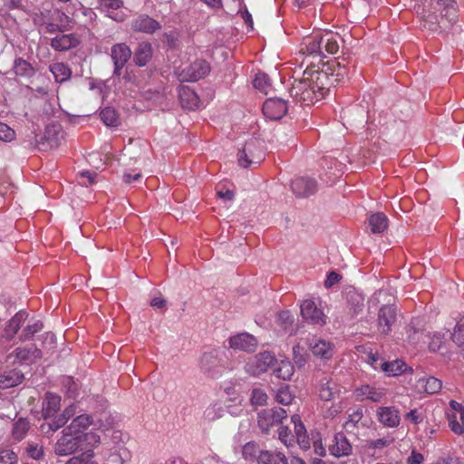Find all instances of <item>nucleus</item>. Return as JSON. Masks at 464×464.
I'll list each match as a JSON object with an SVG mask.
<instances>
[{"label": "nucleus", "instance_id": "nucleus-52", "mask_svg": "<svg viewBox=\"0 0 464 464\" xmlns=\"http://www.w3.org/2000/svg\"><path fill=\"white\" fill-rule=\"evenodd\" d=\"M93 457L92 450H88L82 455L71 458L65 464H98L92 460Z\"/></svg>", "mask_w": 464, "mask_h": 464}, {"label": "nucleus", "instance_id": "nucleus-24", "mask_svg": "<svg viewBox=\"0 0 464 464\" xmlns=\"http://www.w3.org/2000/svg\"><path fill=\"white\" fill-rule=\"evenodd\" d=\"M345 298L347 306L353 315H357L361 313L364 306V296L362 293L354 288H348L345 291Z\"/></svg>", "mask_w": 464, "mask_h": 464}, {"label": "nucleus", "instance_id": "nucleus-30", "mask_svg": "<svg viewBox=\"0 0 464 464\" xmlns=\"http://www.w3.org/2000/svg\"><path fill=\"white\" fill-rule=\"evenodd\" d=\"M442 12L450 24H454L458 20L457 4L454 0H431Z\"/></svg>", "mask_w": 464, "mask_h": 464}, {"label": "nucleus", "instance_id": "nucleus-25", "mask_svg": "<svg viewBox=\"0 0 464 464\" xmlns=\"http://www.w3.org/2000/svg\"><path fill=\"white\" fill-rule=\"evenodd\" d=\"M92 424V419L88 414H81L75 417L70 425L66 427L67 432L71 431L74 435L82 439L84 431Z\"/></svg>", "mask_w": 464, "mask_h": 464}, {"label": "nucleus", "instance_id": "nucleus-26", "mask_svg": "<svg viewBox=\"0 0 464 464\" xmlns=\"http://www.w3.org/2000/svg\"><path fill=\"white\" fill-rule=\"evenodd\" d=\"M132 28L138 32L153 34L160 28V24L159 22L148 15H140L135 20H133Z\"/></svg>", "mask_w": 464, "mask_h": 464}, {"label": "nucleus", "instance_id": "nucleus-46", "mask_svg": "<svg viewBox=\"0 0 464 464\" xmlns=\"http://www.w3.org/2000/svg\"><path fill=\"white\" fill-rule=\"evenodd\" d=\"M14 71L18 76L29 77L34 73L32 65L22 58L15 59L14 63Z\"/></svg>", "mask_w": 464, "mask_h": 464}, {"label": "nucleus", "instance_id": "nucleus-56", "mask_svg": "<svg viewBox=\"0 0 464 464\" xmlns=\"http://www.w3.org/2000/svg\"><path fill=\"white\" fill-rule=\"evenodd\" d=\"M277 323L283 329L287 331L294 323L293 315L289 311H282L278 314Z\"/></svg>", "mask_w": 464, "mask_h": 464}, {"label": "nucleus", "instance_id": "nucleus-45", "mask_svg": "<svg viewBox=\"0 0 464 464\" xmlns=\"http://www.w3.org/2000/svg\"><path fill=\"white\" fill-rule=\"evenodd\" d=\"M101 119L106 126L114 127L119 124V117L113 108L106 107L100 112Z\"/></svg>", "mask_w": 464, "mask_h": 464}, {"label": "nucleus", "instance_id": "nucleus-6", "mask_svg": "<svg viewBox=\"0 0 464 464\" xmlns=\"http://www.w3.org/2000/svg\"><path fill=\"white\" fill-rule=\"evenodd\" d=\"M82 445V439L74 435L72 432H67L64 428L62 431V437L57 440L54 446V452L59 456H67L75 452Z\"/></svg>", "mask_w": 464, "mask_h": 464}, {"label": "nucleus", "instance_id": "nucleus-63", "mask_svg": "<svg viewBox=\"0 0 464 464\" xmlns=\"http://www.w3.org/2000/svg\"><path fill=\"white\" fill-rule=\"evenodd\" d=\"M444 339V334L436 333L431 337V341L429 344V349L431 352H437L442 345Z\"/></svg>", "mask_w": 464, "mask_h": 464}, {"label": "nucleus", "instance_id": "nucleus-33", "mask_svg": "<svg viewBox=\"0 0 464 464\" xmlns=\"http://www.w3.org/2000/svg\"><path fill=\"white\" fill-rule=\"evenodd\" d=\"M76 413H78L77 405L74 403L69 405L64 409L61 415L55 417L52 420V422L49 424L50 429L53 431L59 430L60 428L63 427L64 424Z\"/></svg>", "mask_w": 464, "mask_h": 464}, {"label": "nucleus", "instance_id": "nucleus-31", "mask_svg": "<svg viewBox=\"0 0 464 464\" xmlns=\"http://www.w3.org/2000/svg\"><path fill=\"white\" fill-rule=\"evenodd\" d=\"M340 35L332 32L321 34L322 49L329 54H335L339 51Z\"/></svg>", "mask_w": 464, "mask_h": 464}, {"label": "nucleus", "instance_id": "nucleus-8", "mask_svg": "<svg viewBox=\"0 0 464 464\" xmlns=\"http://www.w3.org/2000/svg\"><path fill=\"white\" fill-rule=\"evenodd\" d=\"M42 352L35 345L18 347L7 356V360H13V363L33 364L42 358Z\"/></svg>", "mask_w": 464, "mask_h": 464}, {"label": "nucleus", "instance_id": "nucleus-57", "mask_svg": "<svg viewBox=\"0 0 464 464\" xmlns=\"http://www.w3.org/2000/svg\"><path fill=\"white\" fill-rule=\"evenodd\" d=\"M293 354L294 361L299 367H302L305 364L307 354L299 344H296L293 347Z\"/></svg>", "mask_w": 464, "mask_h": 464}, {"label": "nucleus", "instance_id": "nucleus-64", "mask_svg": "<svg viewBox=\"0 0 464 464\" xmlns=\"http://www.w3.org/2000/svg\"><path fill=\"white\" fill-rule=\"evenodd\" d=\"M268 84V78L266 74H257L254 80V86L260 91H265Z\"/></svg>", "mask_w": 464, "mask_h": 464}, {"label": "nucleus", "instance_id": "nucleus-7", "mask_svg": "<svg viewBox=\"0 0 464 464\" xmlns=\"http://www.w3.org/2000/svg\"><path fill=\"white\" fill-rule=\"evenodd\" d=\"M237 157L238 164L243 168H248L253 164L260 163L264 159V153L255 140H250L245 144Z\"/></svg>", "mask_w": 464, "mask_h": 464}, {"label": "nucleus", "instance_id": "nucleus-43", "mask_svg": "<svg viewBox=\"0 0 464 464\" xmlns=\"http://www.w3.org/2000/svg\"><path fill=\"white\" fill-rule=\"evenodd\" d=\"M451 339L464 355V317L457 322Z\"/></svg>", "mask_w": 464, "mask_h": 464}, {"label": "nucleus", "instance_id": "nucleus-29", "mask_svg": "<svg viewBox=\"0 0 464 464\" xmlns=\"http://www.w3.org/2000/svg\"><path fill=\"white\" fill-rule=\"evenodd\" d=\"M152 57V47L149 42H141L134 52V63L138 66H145Z\"/></svg>", "mask_w": 464, "mask_h": 464}, {"label": "nucleus", "instance_id": "nucleus-19", "mask_svg": "<svg viewBox=\"0 0 464 464\" xmlns=\"http://www.w3.org/2000/svg\"><path fill=\"white\" fill-rule=\"evenodd\" d=\"M378 420L386 427L394 428L400 424L399 411L391 406L379 407L376 411Z\"/></svg>", "mask_w": 464, "mask_h": 464}, {"label": "nucleus", "instance_id": "nucleus-59", "mask_svg": "<svg viewBox=\"0 0 464 464\" xmlns=\"http://www.w3.org/2000/svg\"><path fill=\"white\" fill-rule=\"evenodd\" d=\"M258 450V446L255 442H247L242 449V455L246 459H253Z\"/></svg>", "mask_w": 464, "mask_h": 464}, {"label": "nucleus", "instance_id": "nucleus-1", "mask_svg": "<svg viewBox=\"0 0 464 464\" xmlns=\"http://www.w3.org/2000/svg\"><path fill=\"white\" fill-rule=\"evenodd\" d=\"M328 70L306 68L300 80H295L290 89V95L295 100L311 105L322 100L329 92Z\"/></svg>", "mask_w": 464, "mask_h": 464}, {"label": "nucleus", "instance_id": "nucleus-4", "mask_svg": "<svg viewBox=\"0 0 464 464\" xmlns=\"http://www.w3.org/2000/svg\"><path fill=\"white\" fill-rule=\"evenodd\" d=\"M210 72V66L205 60H196L194 63L178 69L176 73L180 82H196Z\"/></svg>", "mask_w": 464, "mask_h": 464}, {"label": "nucleus", "instance_id": "nucleus-15", "mask_svg": "<svg viewBox=\"0 0 464 464\" xmlns=\"http://www.w3.org/2000/svg\"><path fill=\"white\" fill-rule=\"evenodd\" d=\"M99 9L105 14L116 22H122L127 15L121 8L123 7L122 0H98Z\"/></svg>", "mask_w": 464, "mask_h": 464}, {"label": "nucleus", "instance_id": "nucleus-44", "mask_svg": "<svg viewBox=\"0 0 464 464\" xmlns=\"http://www.w3.org/2000/svg\"><path fill=\"white\" fill-rule=\"evenodd\" d=\"M224 414V408L221 402L210 404L204 411V419L208 421H213L221 418Z\"/></svg>", "mask_w": 464, "mask_h": 464}, {"label": "nucleus", "instance_id": "nucleus-61", "mask_svg": "<svg viewBox=\"0 0 464 464\" xmlns=\"http://www.w3.org/2000/svg\"><path fill=\"white\" fill-rule=\"evenodd\" d=\"M16 455L10 450H3L0 451V464H14L16 462Z\"/></svg>", "mask_w": 464, "mask_h": 464}, {"label": "nucleus", "instance_id": "nucleus-13", "mask_svg": "<svg viewBox=\"0 0 464 464\" xmlns=\"http://www.w3.org/2000/svg\"><path fill=\"white\" fill-rule=\"evenodd\" d=\"M228 345L233 350L253 353L257 347V340L248 333H240L228 339Z\"/></svg>", "mask_w": 464, "mask_h": 464}, {"label": "nucleus", "instance_id": "nucleus-40", "mask_svg": "<svg viewBox=\"0 0 464 464\" xmlns=\"http://www.w3.org/2000/svg\"><path fill=\"white\" fill-rule=\"evenodd\" d=\"M337 392H338V390H337V385L335 384V382H334L330 380H327V379H324L322 381V383H321V386L319 389V396L322 400H324L325 401H329L335 397Z\"/></svg>", "mask_w": 464, "mask_h": 464}, {"label": "nucleus", "instance_id": "nucleus-62", "mask_svg": "<svg viewBox=\"0 0 464 464\" xmlns=\"http://www.w3.org/2000/svg\"><path fill=\"white\" fill-rule=\"evenodd\" d=\"M393 442V439L390 437L372 440L368 442L369 448L372 449H382L389 445H391Z\"/></svg>", "mask_w": 464, "mask_h": 464}, {"label": "nucleus", "instance_id": "nucleus-37", "mask_svg": "<svg viewBox=\"0 0 464 464\" xmlns=\"http://www.w3.org/2000/svg\"><path fill=\"white\" fill-rule=\"evenodd\" d=\"M259 464H288L286 457L281 452L261 451L257 456Z\"/></svg>", "mask_w": 464, "mask_h": 464}, {"label": "nucleus", "instance_id": "nucleus-21", "mask_svg": "<svg viewBox=\"0 0 464 464\" xmlns=\"http://www.w3.org/2000/svg\"><path fill=\"white\" fill-rule=\"evenodd\" d=\"M316 182L308 178H297L291 183L293 192L297 197H308L316 191Z\"/></svg>", "mask_w": 464, "mask_h": 464}, {"label": "nucleus", "instance_id": "nucleus-50", "mask_svg": "<svg viewBox=\"0 0 464 464\" xmlns=\"http://www.w3.org/2000/svg\"><path fill=\"white\" fill-rule=\"evenodd\" d=\"M129 459V452L126 449L120 448L110 454L108 462L110 464H124Z\"/></svg>", "mask_w": 464, "mask_h": 464}, {"label": "nucleus", "instance_id": "nucleus-27", "mask_svg": "<svg viewBox=\"0 0 464 464\" xmlns=\"http://www.w3.org/2000/svg\"><path fill=\"white\" fill-rule=\"evenodd\" d=\"M322 70H328L329 77L331 78L329 88L334 82H342L348 74V69L339 61L334 62L332 65L324 64Z\"/></svg>", "mask_w": 464, "mask_h": 464}, {"label": "nucleus", "instance_id": "nucleus-35", "mask_svg": "<svg viewBox=\"0 0 464 464\" xmlns=\"http://www.w3.org/2000/svg\"><path fill=\"white\" fill-rule=\"evenodd\" d=\"M180 102L188 110H196L199 107V98L197 93L188 87H183L179 91Z\"/></svg>", "mask_w": 464, "mask_h": 464}, {"label": "nucleus", "instance_id": "nucleus-32", "mask_svg": "<svg viewBox=\"0 0 464 464\" xmlns=\"http://www.w3.org/2000/svg\"><path fill=\"white\" fill-rule=\"evenodd\" d=\"M61 398L53 393H47L43 406V415L44 419L54 417L60 409Z\"/></svg>", "mask_w": 464, "mask_h": 464}, {"label": "nucleus", "instance_id": "nucleus-18", "mask_svg": "<svg viewBox=\"0 0 464 464\" xmlns=\"http://www.w3.org/2000/svg\"><path fill=\"white\" fill-rule=\"evenodd\" d=\"M111 59L114 63V73L121 74V70L131 56V51L125 44H117L111 47Z\"/></svg>", "mask_w": 464, "mask_h": 464}, {"label": "nucleus", "instance_id": "nucleus-54", "mask_svg": "<svg viewBox=\"0 0 464 464\" xmlns=\"http://www.w3.org/2000/svg\"><path fill=\"white\" fill-rule=\"evenodd\" d=\"M82 443L88 448H95L101 443V436L95 431L85 432L82 435Z\"/></svg>", "mask_w": 464, "mask_h": 464}, {"label": "nucleus", "instance_id": "nucleus-34", "mask_svg": "<svg viewBox=\"0 0 464 464\" xmlns=\"http://www.w3.org/2000/svg\"><path fill=\"white\" fill-rule=\"evenodd\" d=\"M368 226L373 234H382L388 227V218L382 213H373L368 217Z\"/></svg>", "mask_w": 464, "mask_h": 464}, {"label": "nucleus", "instance_id": "nucleus-41", "mask_svg": "<svg viewBox=\"0 0 464 464\" xmlns=\"http://www.w3.org/2000/svg\"><path fill=\"white\" fill-rule=\"evenodd\" d=\"M50 72L56 82H63L71 77L70 68L63 63H55L50 65Z\"/></svg>", "mask_w": 464, "mask_h": 464}, {"label": "nucleus", "instance_id": "nucleus-38", "mask_svg": "<svg viewBox=\"0 0 464 464\" xmlns=\"http://www.w3.org/2000/svg\"><path fill=\"white\" fill-rule=\"evenodd\" d=\"M274 372L277 378L282 380H290L294 374V367L290 361L281 360L279 362L276 361Z\"/></svg>", "mask_w": 464, "mask_h": 464}, {"label": "nucleus", "instance_id": "nucleus-16", "mask_svg": "<svg viewBox=\"0 0 464 464\" xmlns=\"http://www.w3.org/2000/svg\"><path fill=\"white\" fill-rule=\"evenodd\" d=\"M287 111L285 101L278 98L267 99L263 105L264 115L270 120L281 119Z\"/></svg>", "mask_w": 464, "mask_h": 464}, {"label": "nucleus", "instance_id": "nucleus-23", "mask_svg": "<svg viewBox=\"0 0 464 464\" xmlns=\"http://www.w3.org/2000/svg\"><path fill=\"white\" fill-rule=\"evenodd\" d=\"M80 44L79 37L74 34H58L51 41V46L55 51H67Z\"/></svg>", "mask_w": 464, "mask_h": 464}, {"label": "nucleus", "instance_id": "nucleus-12", "mask_svg": "<svg viewBox=\"0 0 464 464\" xmlns=\"http://www.w3.org/2000/svg\"><path fill=\"white\" fill-rule=\"evenodd\" d=\"M301 314L304 321L317 325H324L326 323V316L319 309L314 301L304 300L300 305Z\"/></svg>", "mask_w": 464, "mask_h": 464}, {"label": "nucleus", "instance_id": "nucleus-2", "mask_svg": "<svg viewBox=\"0 0 464 464\" xmlns=\"http://www.w3.org/2000/svg\"><path fill=\"white\" fill-rule=\"evenodd\" d=\"M291 421L294 425L295 434L292 433L288 427H280L278 430V438L280 441L287 448L296 442L299 447L306 450L310 449V440L306 432V429L298 415H293Z\"/></svg>", "mask_w": 464, "mask_h": 464}, {"label": "nucleus", "instance_id": "nucleus-51", "mask_svg": "<svg viewBox=\"0 0 464 464\" xmlns=\"http://www.w3.org/2000/svg\"><path fill=\"white\" fill-rule=\"evenodd\" d=\"M26 453L31 459L39 460L44 455V446L35 442H29L26 447Z\"/></svg>", "mask_w": 464, "mask_h": 464}, {"label": "nucleus", "instance_id": "nucleus-60", "mask_svg": "<svg viewBox=\"0 0 464 464\" xmlns=\"http://www.w3.org/2000/svg\"><path fill=\"white\" fill-rule=\"evenodd\" d=\"M15 137V132L5 123L0 122V140L10 142Z\"/></svg>", "mask_w": 464, "mask_h": 464}, {"label": "nucleus", "instance_id": "nucleus-55", "mask_svg": "<svg viewBox=\"0 0 464 464\" xmlns=\"http://www.w3.org/2000/svg\"><path fill=\"white\" fill-rule=\"evenodd\" d=\"M267 398L266 393L263 390L255 388L252 391L250 401L253 405L262 406L266 403Z\"/></svg>", "mask_w": 464, "mask_h": 464}, {"label": "nucleus", "instance_id": "nucleus-17", "mask_svg": "<svg viewBox=\"0 0 464 464\" xmlns=\"http://www.w3.org/2000/svg\"><path fill=\"white\" fill-rule=\"evenodd\" d=\"M307 344L313 354L321 359H330L334 352V345L331 342L315 336L308 340Z\"/></svg>", "mask_w": 464, "mask_h": 464}, {"label": "nucleus", "instance_id": "nucleus-10", "mask_svg": "<svg viewBox=\"0 0 464 464\" xmlns=\"http://www.w3.org/2000/svg\"><path fill=\"white\" fill-rule=\"evenodd\" d=\"M286 416V411L282 408L263 410L258 413V426L267 432L271 427L281 423Z\"/></svg>", "mask_w": 464, "mask_h": 464}, {"label": "nucleus", "instance_id": "nucleus-42", "mask_svg": "<svg viewBox=\"0 0 464 464\" xmlns=\"http://www.w3.org/2000/svg\"><path fill=\"white\" fill-rule=\"evenodd\" d=\"M380 366L388 376H398L406 370V364L401 360H395L391 362H382Z\"/></svg>", "mask_w": 464, "mask_h": 464}, {"label": "nucleus", "instance_id": "nucleus-39", "mask_svg": "<svg viewBox=\"0 0 464 464\" xmlns=\"http://www.w3.org/2000/svg\"><path fill=\"white\" fill-rule=\"evenodd\" d=\"M24 320L25 314L21 312L12 317L5 330L7 339L11 340L17 334Z\"/></svg>", "mask_w": 464, "mask_h": 464}, {"label": "nucleus", "instance_id": "nucleus-9", "mask_svg": "<svg viewBox=\"0 0 464 464\" xmlns=\"http://www.w3.org/2000/svg\"><path fill=\"white\" fill-rule=\"evenodd\" d=\"M276 359L270 352L260 353L246 364V371L251 375H259L274 366Z\"/></svg>", "mask_w": 464, "mask_h": 464}, {"label": "nucleus", "instance_id": "nucleus-48", "mask_svg": "<svg viewBox=\"0 0 464 464\" xmlns=\"http://www.w3.org/2000/svg\"><path fill=\"white\" fill-rule=\"evenodd\" d=\"M448 421L450 430L458 435L464 434V418L456 413H448Z\"/></svg>", "mask_w": 464, "mask_h": 464}, {"label": "nucleus", "instance_id": "nucleus-28", "mask_svg": "<svg viewBox=\"0 0 464 464\" xmlns=\"http://www.w3.org/2000/svg\"><path fill=\"white\" fill-rule=\"evenodd\" d=\"M442 382L440 380L430 376L423 377L417 381L416 389L418 392L433 394L440 391Z\"/></svg>", "mask_w": 464, "mask_h": 464}, {"label": "nucleus", "instance_id": "nucleus-49", "mask_svg": "<svg viewBox=\"0 0 464 464\" xmlns=\"http://www.w3.org/2000/svg\"><path fill=\"white\" fill-rule=\"evenodd\" d=\"M57 16L60 19L61 24H56L51 22H44L42 25L44 27L45 33L53 34L57 31H62L66 27V23L69 22V18L64 14L57 13Z\"/></svg>", "mask_w": 464, "mask_h": 464}, {"label": "nucleus", "instance_id": "nucleus-36", "mask_svg": "<svg viewBox=\"0 0 464 464\" xmlns=\"http://www.w3.org/2000/svg\"><path fill=\"white\" fill-rule=\"evenodd\" d=\"M23 380V373L15 370L0 373V389L14 387L20 384Z\"/></svg>", "mask_w": 464, "mask_h": 464}, {"label": "nucleus", "instance_id": "nucleus-3", "mask_svg": "<svg viewBox=\"0 0 464 464\" xmlns=\"http://www.w3.org/2000/svg\"><path fill=\"white\" fill-rule=\"evenodd\" d=\"M392 299V295L385 289L377 291L372 298V301L377 304L387 303V304H382L378 313V330L384 334L391 331L392 325L396 320V310L390 305Z\"/></svg>", "mask_w": 464, "mask_h": 464}, {"label": "nucleus", "instance_id": "nucleus-14", "mask_svg": "<svg viewBox=\"0 0 464 464\" xmlns=\"http://www.w3.org/2000/svg\"><path fill=\"white\" fill-rule=\"evenodd\" d=\"M300 55H305V58L312 57L321 62L325 56L322 49L321 34L305 38L300 49Z\"/></svg>", "mask_w": 464, "mask_h": 464}, {"label": "nucleus", "instance_id": "nucleus-53", "mask_svg": "<svg viewBox=\"0 0 464 464\" xmlns=\"http://www.w3.org/2000/svg\"><path fill=\"white\" fill-rule=\"evenodd\" d=\"M43 329V324L40 321L34 323L33 324L27 325L20 335L21 341H26L31 339L36 333Z\"/></svg>", "mask_w": 464, "mask_h": 464}, {"label": "nucleus", "instance_id": "nucleus-20", "mask_svg": "<svg viewBox=\"0 0 464 464\" xmlns=\"http://www.w3.org/2000/svg\"><path fill=\"white\" fill-rule=\"evenodd\" d=\"M421 18L423 20V27L428 29L429 31L437 32L439 28L446 29L452 24H449V21L445 18L444 12L440 10V20H439L438 16L430 12L422 11Z\"/></svg>", "mask_w": 464, "mask_h": 464}, {"label": "nucleus", "instance_id": "nucleus-11", "mask_svg": "<svg viewBox=\"0 0 464 464\" xmlns=\"http://www.w3.org/2000/svg\"><path fill=\"white\" fill-rule=\"evenodd\" d=\"M386 390L383 387L362 384L354 390V396L358 401L369 400L372 402H382L386 399Z\"/></svg>", "mask_w": 464, "mask_h": 464}, {"label": "nucleus", "instance_id": "nucleus-58", "mask_svg": "<svg viewBox=\"0 0 464 464\" xmlns=\"http://www.w3.org/2000/svg\"><path fill=\"white\" fill-rule=\"evenodd\" d=\"M276 401L283 405H289L293 401V396L287 387H282L276 393Z\"/></svg>", "mask_w": 464, "mask_h": 464}, {"label": "nucleus", "instance_id": "nucleus-5", "mask_svg": "<svg viewBox=\"0 0 464 464\" xmlns=\"http://www.w3.org/2000/svg\"><path fill=\"white\" fill-rule=\"evenodd\" d=\"M199 367L204 373L212 378L220 376L225 370L218 356V352L216 350L204 353L200 356Z\"/></svg>", "mask_w": 464, "mask_h": 464}, {"label": "nucleus", "instance_id": "nucleus-47", "mask_svg": "<svg viewBox=\"0 0 464 464\" xmlns=\"http://www.w3.org/2000/svg\"><path fill=\"white\" fill-rule=\"evenodd\" d=\"M29 430V422L24 419H19L14 423L12 436L15 440H21L24 438Z\"/></svg>", "mask_w": 464, "mask_h": 464}, {"label": "nucleus", "instance_id": "nucleus-22", "mask_svg": "<svg viewBox=\"0 0 464 464\" xmlns=\"http://www.w3.org/2000/svg\"><path fill=\"white\" fill-rule=\"evenodd\" d=\"M329 450L335 457H343L352 453L353 447L344 434L337 433L329 446Z\"/></svg>", "mask_w": 464, "mask_h": 464}]
</instances>
